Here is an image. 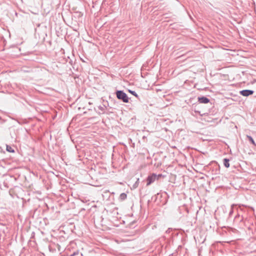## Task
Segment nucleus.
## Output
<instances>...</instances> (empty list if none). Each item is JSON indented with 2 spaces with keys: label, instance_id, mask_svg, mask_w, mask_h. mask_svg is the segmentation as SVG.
<instances>
[{
  "label": "nucleus",
  "instance_id": "f257e3e1",
  "mask_svg": "<svg viewBox=\"0 0 256 256\" xmlns=\"http://www.w3.org/2000/svg\"><path fill=\"white\" fill-rule=\"evenodd\" d=\"M48 248L49 251L52 253H60L64 250V248H62L61 246L58 244L52 242L50 243Z\"/></svg>",
  "mask_w": 256,
  "mask_h": 256
},
{
  "label": "nucleus",
  "instance_id": "f03ea898",
  "mask_svg": "<svg viewBox=\"0 0 256 256\" xmlns=\"http://www.w3.org/2000/svg\"><path fill=\"white\" fill-rule=\"evenodd\" d=\"M134 227L131 228L130 225H126L124 228L120 230V233L124 234L126 236H132L135 234L133 230Z\"/></svg>",
  "mask_w": 256,
  "mask_h": 256
},
{
  "label": "nucleus",
  "instance_id": "7ed1b4c3",
  "mask_svg": "<svg viewBox=\"0 0 256 256\" xmlns=\"http://www.w3.org/2000/svg\"><path fill=\"white\" fill-rule=\"evenodd\" d=\"M116 93L118 99L122 100L123 102L126 103L128 102L129 98L127 94L122 90H117Z\"/></svg>",
  "mask_w": 256,
  "mask_h": 256
},
{
  "label": "nucleus",
  "instance_id": "20e7f679",
  "mask_svg": "<svg viewBox=\"0 0 256 256\" xmlns=\"http://www.w3.org/2000/svg\"><path fill=\"white\" fill-rule=\"evenodd\" d=\"M161 176V174L156 175V174H152L150 175H149L146 178V186H148L156 180H158L159 178Z\"/></svg>",
  "mask_w": 256,
  "mask_h": 256
},
{
  "label": "nucleus",
  "instance_id": "39448f33",
  "mask_svg": "<svg viewBox=\"0 0 256 256\" xmlns=\"http://www.w3.org/2000/svg\"><path fill=\"white\" fill-rule=\"evenodd\" d=\"M254 92L250 90H244L240 92V94L242 96H248L254 94Z\"/></svg>",
  "mask_w": 256,
  "mask_h": 256
},
{
  "label": "nucleus",
  "instance_id": "423d86ee",
  "mask_svg": "<svg viewBox=\"0 0 256 256\" xmlns=\"http://www.w3.org/2000/svg\"><path fill=\"white\" fill-rule=\"evenodd\" d=\"M220 228L223 232H232L234 233H236L237 232V230L236 229L230 228L228 226H223Z\"/></svg>",
  "mask_w": 256,
  "mask_h": 256
},
{
  "label": "nucleus",
  "instance_id": "0eeeda50",
  "mask_svg": "<svg viewBox=\"0 0 256 256\" xmlns=\"http://www.w3.org/2000/svg\"><path fill=\"white\" fill-rule=\"evenodd\" d=\"M198 102L202 104H208L210 102V100L206 96L198 97Z\"/></svg>",
  "mask_w": 256,
  "mask_h": 256
},
{
  "label": "nucleus",
  "instance_id": "6e6552de",
  "mask_svg": "<svg viewBox=\"0 0 256 256\" xmlns=\"http://www.w3.org/2000/svg\"><path fill=\"white\" fill-rule=\"evenodd\" d=\"M242 216H240V214H237L234 220V222L236 224H238L240 222H241L242 220Z\"/></svg>",
  "mask_w": 256,
  "mask_h": 256
},
{
  "label": "nucleus",
  "instance_id": "1a4fd4ad",
  "mask_svg": "<svg viewBox=\"0 0 256 256\" xmlns=\"http://www.w3.org/2000/svg\"><path fill=\"white\" fill-rule=\"evenodd\" d=\"M224 166L226 168H228L230 167V160L228 158H224Z\"/></svg>",
  "mask_w": 256,
  "mask_h": 256
},
{
  "label": "nucleus",
  "instance_id": "9d476101",
  "mask_svg": "<svg viewBox=\"0 0 256 256\" xmlns=\"http://www.w3.org/2000/svg\"><path fill=\"white\" fill-rule=\"evenodd\" d=\"M246 138L254 146H256V144L255 143L253 138L251 136L247 135Z\"/></svg>",
  "mask_w": 256,
  "mask_h": 256
},
{
  "label": "nucleus",
  "instance_id": "9b49d317",
  "mask_svg": "<svg viewBox=\"0 0 256 256\" xmlns=\"http://www.w3.org/2000/svg\"><path fill=\"white\" fill-rule=\"evenodd\" d=\"M127 198V195L126 194L123 192V193H122L120 196V199L121 200H125Z\"/></svg>",
  "mask_w": 256,
  "mask_h": 256
},
{
  "label": "nucleus",
  "instance_id": "f8f14e48",
  "mask_svg": "<svg viewBox=\"0 0 256 256\" xmlns=\"http://www.w3.org/2000/svg\"><path fill=\"white\" fill-rule=\"evenodd\" d=\"M128 92L136 96V98H138V96L135 91L129 90Z\"/></svg>",
  "mask_w": 256,
  "mask_h": 256
},
{
  "label": "nucleus",
  "instance_id": "ddd939ff",
  "mask_svg": "<svg viewBox=\"0 0 256 256\" xmlns=\"http://www.w3.org/2000/svg\"><path fill=\"white\" fill-rule=\"evenodd\" d=\"M6 150L10 152H14V150L10 146H6Z\"/></svg>",
  "mask_w": 256,
  "mask_h": 256
},
{
  "label": "nucleus",
  "instance_id": "4468645a",
  "mask_svg": "<svg viewBox=\"0 0 256 256\" xmlns=\"http://www.w3.org/2000/svg\"><path fill=\"white\" fill-rule=\"evenodd\" d=\"M236 206V204H233L231 206V210L229 212V215L230 216L233 213V212H234V206Z\"/></svg>",
  "mask_w": 256,
  "mask_h": 256
},
{
  "label": "nucleus",
  "instance_id": "2eb2a0df",
  "mask_svg": "<svg viewBox=\"0 0 256 256\" xmlns=\"http://www.w3.org/2000/svg\"><path fill=\"white\" fill-rule=\"evenodd\" d=\"M98 108L102 112V113H104L105 112L104 110H105V108H106V107L105 106H98Z\"/></svg>",
  "mask_w": 256,
  "mask_h": 256
},
{
  "label": "nucleus",
  "instance_id": "dca6fc26",
  "mask_svg": "<svg viewBox=\"0 0 256 256\" xmlns=\"http://www.w3.org/2000/svg\"><path fill=\"white\" fill-rule=\"evenodd\" d=\"M138 184H139V178H138L137 179L136 181V182L133 185V188H136L138 186Z\"/></svg>",
  "mask_w": 256,
  "mask_h": 256
},
{
  "label": "nucleus",
  "instance_id": "f3484780",
  "mask_svg": "<svg viewBox=\"0 0 256 256\" xmlns=\"http://www.w3.org/2000/svg\"><path fill=\"white\" fill-rule=\"evenodd\" d=\"M100 226H101L102 227V228H100V229H102V230H104V226H106V225H103V224L100 225Z\"/></svg>",
  "mask_w": 256,
  "mask_h": 256
},
{
  "label": "nucleus",
  "instance_id": "a211bd4d",
  "mask_svg": "<svg viewBox=\"0 0 256 256\" xmlns=\"http://www.w3.org/2000/svg\"><path fill=\"white\" fill-rule=\"evenodd\" d=\"M78 254V252L76 253V252H74L73 254H71L70 256H75L76 255V254Z\"/></svg>",
  "mask_w": 256,
  "mask_h": 256
},
{
  "label": "nucleus",
  "instance_id": "6ab92c4d",
  "mask_svg": "<svg viewBox=\"0 0 256 256\" xmlns=\"http://www.w3.org/2000/svg\"><path fill=\"white\" fill-rule=\"evenodd\" d=\"M170 228H168V229L166 231V232H170Z\"/></svg>",
  "mask_w": 256,
  "mask_h": 256
},
{
  "label": "nucleus",
  "instance_id": "aec40b11",
  "mask_svg": "<svg viewBox=\"0 0 256 256\" xmlns=\"http://www.w3.org/2000/svg\"><path fill=\"white\" fill-rule=\"evenodd\" d=\"M93 226H94V228H96V225L94 224V225H93Z\"/></svg>",
  "mask_w": 256,
  "mask_h": 256
}]
</instances>
